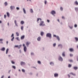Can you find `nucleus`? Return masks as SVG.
<instances>
[{
    "instance_id": "nucleus-14",
    "label": "nucleus",
    "mask_w": 78,
    "mask_h": 78,
    "mask_svg": "<svg viewBox=\"0 0 78 78\" xmlns=\"http://www.w3.org/2000/svg\"><path fill=\"white\" fill-rule=\"evenodd\" d=\"M14 23L15 24L16 26V27H19V26H18V25L17 24V21H16V20H15L14 21Z\"/></svg>"
},
{
    "instance_id": "nucleus-22",
    "label": "nucleus",
    "mask_w": 78,
    "mask_h": 78,
    "mask_svg": "<svg viewBox=\"0 0 78 78\" xmlns=\"http://www.w3.org/2000/svg\"><path fill=\"white\" fill-rule=\"evenodd\" d=\"M70 75H73V76H76V75L75 73H70Z\"/></svg>"
},
{
    "instance_id": "nucleus-24",
    "label": "nucleus",
    "mask_w": 78,
    "mask_h": 78,
    "mask_svg": "<svg viewBox=\"0 0 78 78\" xmlns=\"http://www.w3.org/2000/svg\"><path fill=\"white\" fill-rule=\"evenodd\" d=\"M30 12L31 13H33V10L32 9H30Z\"/></svg>"
},
{
    "instance_id": "nucleus-61",
    "label": "nucleus",
    "mask_w": 78,
    "mask_h": 78,
    "mask_svg": "<svg viewBox=\"0 0 78 78\" xmlns=\"http://www.w3.org/2000/svg\"><path fill=\"white\" fill-rule=\"evenodd\" d=\"M68 77H69V78H70V75H69V74H68Z\"/></svg>"
},
{
    "instance_id": "nucleus-11",
    "label": "nucleus",
    "mask_w": 78,
    "mask_h": 78,
    "mask_svg": "<svg viewBox=\"0 0 78 78\" xmlns=\"http://www.w3.org/2000/svg\"><path fill=\"white\" fill-rule=\"evenodd\" d=\"M10 9L11 10H12L14 9H15V6H11L10 7Z\"/></svg>"
},
{
    "instance_id": "nucleus-27",
    "label": "nucleus",
    "mask_w": 78,
    "mask_h": 78,
    "mask_svg": "<svg viewBox=\"0 0 78 78\" xmlns=\"http://www.w3.org/2000/svg\"><path fill=\"white\" fill-rule=\"evenodd\" d=\"M52 45L53 47H56V43H54Z\"/></svg>"
},
{
    "instance_id": "nucleus-31",
    "label": "nucleus",
    "mask_w": 78,
    "mask_h": 78,
    "mask_svg": "<svg viewBox=\"0 0 78 78\" xmlns=\"http://www.w3.org/2000/svg\"><path fill=\"white\" fill-rule=\"evenodd\" d=\"M59 47L60 48H62V46L61 44H59Z\"/></svg>"
},
{
    "instance_id": "nucleus-28",
    "label": "nucleus",
    "mask_w": 78,
    "mask_h": 78,
    "mask_svg": "<svg viewBox=\"0 0 78 78\" xmlns=\"http://www.w3.org/2000/svg\"><path fill=\"white\" fill-rule=\"evenodd\" d=\"M23 12L24 14H26V11H25V9L23 8Z\"/></svg>"
},
{
    "instance_id": "nucleus-39",
    "label": "nucleus",
    "mask_w": 78,
    "mask_h": 78,
    "mask_svg": "<svg viewBox=\"0 0 78 78\" xmlns=\"http://www.w3.org/2000/svg\"><path fill=\"white\" fill-rule=\"evenodd\" d=\"M75 4H76V5H78V2H77V1H76L75 2Z\"/></svg>"
},
{
    "instance_id": "nucleus-36",
    "label": "nucleus",
    "mask_w": 78,
    "mask_h": 78,
    "mask_svg": "<svg viewBox=\"0 0 78 78\" xmlns=\"http://www.w3.org/2000/svg\"><path fill=\"white\" fill-rule=\"evenodd\" d=\"M75 39L76 41H78V38L77 37H75Z\"/></svg>"
},
{
    "instance_id": "nucleus-1",
    "label": "nucleus",
    "mask_w": 78,
    "mask_h": 78,
    "mask_svg": "<svg viewBox=\"0 0 78 78\" xmlns=\"http://www.w3.org/2000/svg\"><path fill=\"white\" fill-rule=\"evenodd\" d=\"M39 26H42V27L45 26V24L44 23V21H41L39 24Z\"/></svg>"
},
{
    "instance_id": "nucleus-17",
    "label": "nucleus",
    "mask_w": 78,
    "mask_h": 78,
    "mask_svg": "<svg viewBox=\"0 0 78 78\" xmlns=\"http://www.w3.org/2000/svg\"><path fill=\"white\" fill-rule=\"evenodd\" d=\"M0 50L1 51H4L5 50V48L3 47Z\"/></svg>"
},
{
    "instance_id": "nucleus-20",
    "label": "nucleus",
    "mask_w": 78,
    "mask_h": 78,
    "mask_svg": "<svg viewBox=\"0 0 78 78\" xmlns=\"http://www.w3.org/2000/svg\"><path fill=\"white\" fill-rule=\"evenodd\" d=\"M69 50L70 51H71V52L72 51H73V49L72 48H70L69 49Z\"/></svg>"
},
{
    "instance_id": "nucleus-47",
    "label": "nucleus",
    "mask_w": 78,
    "mask_h": 78,
    "mask_svg": "<svg viewBox=\"0 0 78 78\" xmlns=\"http://www.w3.org/2000/svg\"><path fill=\"white\" fill-rule=\"evenodd\" d=\"M47 21L48 23H50V20H47Z\"/></svg>"
},
{
    "instance_id": "nucleus-25",
    "label": "nucleus",
    "mask_w": 78,
    "mask_h": 78,
    "mask_svg": "<svg viewBox=\"0 0 78 78\" xmlns=\"http://www.w3.org/2000/svg\"><path fill=\"white\" fill-rule=\"evenodd\" d=\"M16 36H19V33L18 32H16Z\"/></svg>"
},
{
    "instance_id": "nucleus-54",
    "label": "nucleus",
    "mask_w": 78,
    "mask_h": 78,
    "mask_svg": "<svg viewBox=\"0 0 78 78\" xmlns=\"http://www.w3.org/2000/svg\"><path fill=\"white\" fill-rule=\"evenodd\" d=\"M19 51H20V53H22V51H21V50H19Z\"/></svg>"
},
{
    "instance_id": "nucleus-55",
    "label": "nucleus",
    "mask_w": 78,
    "mask_h": 78,
    "mask_svg": "<svg viewBox=\"0 0 78 78\" xmlns=\"http://www.w3.org/2000/svg\"><path fill=\"white\" fill-rule=\"evenodd\" d=\"M6 44L7 45H8V41H6Z\"/></svg>"
},
{
    "instance_id": "nucleus-50",
    "label": "nucleus",
    "mask_w": 78,
    "mask_h": 78,
    "mask_svg": "<svg viewBox=\"0 0 78 78\" xmlns=\"http://www.w3.org/2000/svg\"><path fill=\"white\" fill-rule=\"evenodd\" d=\"M62 18L63 19H65V17L64 16H62Z\"/></svg>"
},
{
    "instance_id": "nucleus-35",
    "label": "nucleus",
    "mask_w": 78,
    "mask_h": 78,
    "mask_svg": "<svg viewBox=\"0 0 78 78\" xmlns=\"http://www.w3.org/2000/svg\"><path fill=\"white\" fill-rule=\"evenodd\" d=\"M11 63L12 64H15V62H14L13 61H12Z\"/></svg>"
},
{
    "instance_id": "nucleus-32",
    "label": "nucleus",
    "mask_w": 78,
    "mask_h": 78,
    "mask_svg": "<svg viewBox=\"0 0 78 78\" xmlns=\"http://www.w3.org/2000/svg\"><path fill=\"white\" fill-rule=\"evenodd\" d=\"M16 40H17V41H20V40L19 39V37H17L16 38Z\"/></svg>"
},
{
    "instance_id": "nucleus-4",
    "label": "nucleus",
    "mask_w": 78,
    "mask_h": 78,
    "mask_svg": "<svg viewBox=\"0 0 78 78\" xmlns=\"http://www.w3.org/2000/svg\"><path fill=\"white\" fill-rule=\"evenodd\" d=\"M23 46L24 47L23 50L24 52H26L27 51V47L25 46V44H23Z\"/></svg>"
},
{
    "instance_id": "nucleus-62",
    "label": "nucleus",
    "mask_w": 78,
    "mask_h": 78,
    "mask_svg": "<svg viewBox=\"0 0 78 78\" xmlns=\"http://www.w3.org/2000/svg\"><path fill=\"white\" fill-rule=\"evenodd\" d=\"M8 78H11V77L10 76H9L8 77Z\"/></svg>"
},
{
    "instance_id": "nucleus-42",
    "label": "nucleus",
    "mask_w": 78,
    "mask_h": 78,
    "mask_svg": "<svg viewBox=\"0 0 78 78\" xmlns=\"http://www.w3.org/2000/svg\"><path fill=\"white\" fill-rule=\"evenodd\" d=\"M16 9L17 10H19V9H20V8H19V7H17L16 8Z\"/></svg>"
},
{
    "instance_id": "nucleus-7",
    "label": "nucleus",
    "mask_w": 78,
    "mask_h": 78,
    "mask_svg": "<svg viewBox=\"0 0 78 78\" xmlns=\"http://www.w3.org/2000/svg\"><path fill=\"white\" fill-rule=\"evenodd\" d=\"M20 65L21 66H25V62L23 61H21L20 62Z\"/></svg>"
},
{
    "instance_id": "nucleus-13",
    "label": "nucleus",
    "mask_w": 78,
    "mask_h": 78,
    "mask_svg": "<svg viewBox=\"0 0 78 78\" xmlns=\"http://www.w3.org/2000/svg\"><path fill=\"white\" fill-rule=\"evenodd\" d=\"M59 61H63V59L61 57L59 56Z\"/></svg>"
},
{
    "instance_id": "nucleus-5",
    "label": "nucleus",
    "mask_w": 78,
    "mask_h": 78,
    "mask_svg": "<svg viewBox=\"0 0 78 78\" xmlns=\"http://www.w3.org/2000/svg\"><path fill=\"white\" fill-rule=\"evenodd\" d=\"M19 46L18 45H15V46L14 47V48H17L18 47V49H20V47H21V46H22V45L20 44L19 45Z\"/></svg>"
},
{
    "instance_id": "nucleus-46",
    "label": "nucleus",
    "mask_w": 78,
    "mask_h": 78,
    "mask_svg": "<svg viewBox=\"0 0 78 78\" xmlns=\"http://www.w3.org/2000/svg\"><path fill=\"white\" fill-rule=\"evenodd\" d=\"M69 62H73V60H69Z\"/></svg>"
},
{
    "instance_id": "nucleus-8",
    "label": "nucleus",
    "mask_w": 78,
    "mask_h": 78,
    "mask_svg": "<svg viewBox=\"0 0 78 78\" xmlns=\"http://www.w3.org/2000/svg\"><path fill=\"white\" fill-rule=\"evenodd\" d=\"M58 74L57 73H55L54 74V76L55 78H57V77H58Z\"/></svg>"
},
{
    "instance_id": "nucleus-64",
    "label": "nucleus",
    "mask_w": 78,
    "mask_h": 78,
    "mask_svg": "<svg viewBox=\"0 0 78 78\" xmlns=\"http://www.w3.org/2000/svg\"><path fill=\"white\" fill-rule=\"evenodd\" d=\"M28 66H30V64H28Z\"/></svg>"
},
{
    "instance_id": "nucleus-16",
    "label": "nucleus",
    "mask_w": 78,
    "mask_h": 78,
    "mask_svg": "<svg viewBox=\"0 0 78 78\" xmlns=\"http://www.w3.org/2000/svg\"><path fill=\"white\" fill-rule=\"evenodd\" d=\"M25 38V35H23V36H21V40H23V39H24Z\"/></svg>"
},
{
    "instance_id": "nucleus-58",
    "label": "nucleus",
    "mask_w": 78,
    "mask_h": 78,
    "mask_svg": "<svg viewBox=\"0 0 78 78\" xmlns=\"http://www.w3.org/2000/svg\"><path fill=\"white\" fill-rule=\"evenodd\" d=\"M75 27H77V25L76 24H75L74 25Z\"/></svg>"
},
{
    "instance_id": "nucleus-51",
    "label": "nucleus",
    "mask_w": 78,
    "mask_h": 78,
    "mask_svg": "<svg viewBox=\"0 0 78 78\" xmlns=\"http://www.w3.org/2000/svg\"><path fill=\"white\" fill-rule=\"evenodd\" d=\"M39 20H40L39 18H37V22H39Z\"/></svg>"
},
{
    "instance_id": "nucleus-26",
    "label": "nucleus",
    "mask_w": 78,
    "mask_h": 78,
    "mask_svg": "<svg viewBox=\"0 0 78 78\" xmlns=\"http://www.w3.org/2000/svg\"><path fill=\"white\" fill-rule=\"evenodd\" d=\"M20 23L21 25H23V24H24V21H21Z\"/></svg>"
},
{
    "instance_id": "nucleus-40",
    "label": "nucleus",
    "mask_w": 78,
    "mask_h": 78,
    "mask_svg": "<svg viewBox=\"0 0 78 78\" xmlns=\"http://www.w3.org/2000/svg\"><path fill=\"white\" fill-rule=\"evenodd\" d=\"M12 68H13V69H16V67L15 66H12Z\"/></svg>"
},
{
    "instance_id": "nucleus-37",
    "label": "nucleus",
    "mask_w": 78,
    "mask_h": 78,
    "mask_svg": "<svg viewBox=\"0 0 78 78\" xmlns=\"http://www.w3.org/2000/svg\"><path fill=\"white\" fill-rule=\"evenodd\" d=\"M4 4L5 6H7V5H8V3H7V2H5L4 3Z\"/></svg>"
},
{
    "instance_id": "nucleus-29",
    "label": "nucleus",
    "mask_w": 78,
    "mask_h": 78,
    "mask_svg": "<svg viewBox=\"0 0 78 78\" xmlns=\"http://www.w3.org/2000/svg\"><path fill=\"white\" fill-rule=\"evenodd\" d=\"M21 29L22 31H23V26H21Z\"/></svg>"
},
{
    "instance_id": "nucleus-45",
    "label": "nucleus",
    "mask_w": 78,
    "mask_h": 78,
    "mask_svg": "<svg viewBox=\"0 0 78 78\" xmlns=\"http://www.w3.org/2000/svg\"><path fill=\"white\" fill-rule=\"evenodd\" d=\"M70 56L72 57V56H73V55L72 54H70Z\"/></svg>"
},
{
    "instance_id": "nucleus-23",
    "label": "nucleus",
    "mask_w": 78,
    "mask_h": 78,
    "mask_svg": "<svg viewBox=\"0 0 78 78\" xmlns=\"http://www.w3.org/2000/svg\"><path fill=\"white\" fill-rule=\"evenodd\" d=\"M8 51H9V49L7 48L6 50V54H8Z\"/></svg>"
},
{
    "instance_id": "nucleus-38",
    "label": "nucleus",
    "mask_w": 78,
    "mask_h": 78,
    "mask_svg": "<svg viewBox=\"0 0 78 78\" xmlns=\"http://www.w3.org/2000/svg\"><path fill=\"white\" fill-rule=\"evenodd\" d=\"M62 56H65V52H64L62 53Z\"/></svg>"
},
{
    "instance_id": "nucleus-53",
    "label": "nucleus",
    "mask_w": 78,
    "mask_h": 78,
    "mask_svg": "<svg viewBox=\"0 0 78 78\" xmlns=\"http://www.w3.org/2000/svg\"><path fill=\"white\" fill-rule=\"evenodd\" d=\"M3 41V39H0V41L1 42L2 41Z\"/></svg>"
},
{
    "instance_id": "nucleus-56",
    "label": "nucleus",
    "mask_w": 78,
    "mask_h": 78,
    "mask_svg": "<svg viewBox=\"0 0 78 78\" xmlns=\"http://www.w3.org/2000/svg\"><path fill=\"white\" fill-rule=\"evenodd\" d=\"M0 43L1 44H3V41H1L0 42Z\"/></svg>"
},
{
    "instance_id": "nucleus-2",
    "label": "nucleus",
    "mask_w": 78,
    "mask_h": 78,
    "mask_svg": "<svg viewBox=\"0 0 78 78\" xmlns=\"http://www.w3.org/2000/svg\"><path fill=\"white\" fill-rule=\"evenodd\" d=\"M46 36L47 37H49L50 39H51V34L50 33H48L47 34Z\"/></svg>"
},
{
    "instance_id": "nucleus-43",
    "label": "nucleus",
    "mask_w": 78,
    "mask_h": 78,
    "mask_svg": "<svg viewBox=\"0 0 78 78\" xmlns=\"http://www.w3.org/2000/svg\"><path fill=\"white\" fill-rule=\"evenodd\" d=\"M60 10H61V11H62L63 10V8H62V7H60Z\"/></svg>"
},
{
    "instance_id": "nucleus-15",
    "label": "nucleus",
    "mask_w": 78,
    "mask_h": 78,
    "mask_svg": "<svg viewBox=\"0 0 78 78\" xmlns=\"http://www.w3.org/2000/svg\"><path fill=\"white\" fill-rule=\"evenodd\" d=\"M53 37H56L57 39L59 41V36H56V35H53Z\"/></svg>"
},
{
    "instance_id": "nucleus-48",
    "label": "nucleus",
    "mask_w": 78,
    "mask_h": 78,
    "mask_svg": "<svg viewBox=\"0 0 78 78\" xmlns=\"http://www.w3.org/2000/svg\"><path fill=\"white\" fill-rule=\"evenodd\" d=\"M11 70H9V71L8 73H9H9H10V72H11Z\"/></svg>"
},
{
    "instance_id": "nucleus-33",
    "label": "nucleus",
    "mask_w": 78,
    "mask_h": 78,
    "mask_svg": "<svg viewBox=\"0 0 78 78\" xmlns=\"http://www.w3.org/2000/svg\"><path fill=\"white\" fill-rule=\"evenodd\" d=\"M72 67V65L71 64H69L68 65V67H69L70 68Z\"/></svg>"
},
{
    "instance_id": "nucleus-19",
    "label": "nucleus",
    "mask_w": 78,
    "mask_h": 78,
    "mask_svg": "<svg viewBox=\"0 0 78 78\" xmlns=\"http://www.w3.org/2000/svg\"><path fill=\"white\" fill-rule=\"evenodd\" d=\"M37 63L40 65H41V62L40 61H38L37 62Z\"/></svg>"
},
{
    "instance_id": "nucleus-63",
    "label": "nucleus",
    "mask_w": 78,
    "mask_h": 78,
    "mask_svg": "<svg viewBox=\"0 0 78 78\" xmlns=\"http://www.w3.org/2000/svg\"><path fill=\"white\" fill-rule=\"evenodd\" d=\"M28 0H29V1H30L31 2V0H27V1H28Z\"/></svg>"
},
{
    "instance_id": "nucleus-12",
    "label": "nucleus",
    "mask_w": 78,
    "mask_h": 78,
    "mask_svg": "<svg viewBox=\"0 0 78 78\" xmlns=\"http://www.w3.org/2000/svg\"><path fill=\"white\" fill-rule=\"evenodd\" d=\"M49 64L51 66H54V63L53 62H50Z\"/></svg>"
},
{
    "instance_id": "nucleus-49",
    "label": "nucleus",
    "mask_w": 78,
    "mask_h": 78,
    "mask_svg": "<svg viewBox=\"0 0 78 78\" xmlns=\"http://www.w3.org/2000/svg\"><path fill=\"white\" fill-rule=\"evenodd\" d=\"M75 9L76 11H78V8H75Z\"/></svg>"
},
{
    "instance_id": "nucleus-30",
    "label": "nucleus",
    "mask_w": 78,
    "mask_h": 78,
    "mask_svg": "<svg viewBox=\"0 0 78 78\" xmlns=\"http://www.w3.org/2000/svg\"><path fill=\"white\" fill-rule=\"evenodd\" d=\"M7 15L8 17H9V12H7Z\"/></svg>"
},
{
    "instance_id": "nucleus-34",
    "label": "nucleus",
    "mask_w": 78,
    "mask_h": 78,
    "mask_svg": "<svg viewBox=\"0 0 78 78\" xmlns=\"http://www.w3.org/2000/svg\"><path fill=\"white\" fill-rule=\"evenodd\" d=\"M34 55V52H31V56H33Z\"/></svg>"
},
{
    "instance_id": "nucleus-60",
    "label": "nucleus",
    "mask_w": 78,
    "mask_h": 78,
    "mask_svg": "<svg viewBox=\"0 0 78 78\" xmlns=\"http://www.w3.org/2000/svg\"><path fill=\"white\" fill-rule=\"evenodd\" d=\"M33 68H34V69H37L36 68V67H33Z\"/></svg>"
},
{
    "instance_id": "nucleus-52",
    "label": "nucleus",
    "mask_w": 78,
    "mask_h": 78,
    "mask_svg": "<svg viewBox=\"0 0 78 78\" xmlns=\"http://www.w3.org/2000/svg\"><path fill=\"white\" fill-rule=\"evenodd\" d=\"M4 17L5 19H6V16L5 15H4Z\"/></svg>"
},
{
    "instance_id": "nucleus-3",
    "label": "nucleus",
    "mask_w": 78,
    "mask_h": 78,
    "mask_svg": "<svg viewBox=\"0 0 78 78\" xmlns=\"http://www.w3.org/2000/svg\"><path fill=\"white\" fill-rule=\"evenodd\" d=\"M50 13L52 15H53V16L54 17H55V14H56V12H55V11L52 10L51 12Z\"/></svg>"
},
{
    "instance_id": "nucleus-18",
    "label": "nucleus",
    "mask_w": 78,
    "mask_h": 78,
    "mask_svg": "<svg viewBox=\"0 0 78 78\" xmlns=\"http://www.w3.org/2000/svg\"><path fill=\"white\" fill-rule=\"evenodd\" d=\"M44 34V32H41V36H43V35Z\"/></svg>"
},
{
    "instance_id": "nucleus-59",
    "label": "nucleus",
    "mask_w": 78,
    "mask_h": 78,
    "mask_svg": "<svg viewBox=\"0 0 78 78\" xmlns=\"http://www.w3.org/2000/svg\"><path fill=\"white\" fill-rule=\"evenodd\" d=\"M3 77H4V76L2 75L1 78H3Z\"/></svg>"
},
{
    "instance_id": "nucleus-41",
    "label": "nucleus",
    "mask_w": 78,
    "mask_h": 78,
    "mask_svg": "<svg viewBox=\"0 0 78 78\" xmlns=\"http://www.w3.org/2000/svg\"><path fill=\"white\" fill-rule=\"evenodd\" d=\"M22 72H24H24H25V71L23 69H22Z\"/></svg>"
},
{
    "instance_id": "nucleus-44",
    "label": "nucleus",
    "mask_w": 78,
    "mask_h": 78,
    "mask_svg": "<svg viewBox=\"0 0 78 78\" xmlns=\"http://www.w3.org/2000/svg\"><path fill=\"white\" fill-rule=\"evenodd\" d=\"M47 1L45 0V1H44V4L45 5H46L47 4Z\"/></svg>"
},
{
    "instance_id": "nucleus-10",
    "label": "nucleus",
    "mask_w": 78,
    "mask_h": 78,
    "mask_svg": "<svg viewBox=\"0 0 78 78\" xmlns=\"http://www.w3.org/2000/svg\"><path fill=\"white\" fill-rule=\"evenodd\" d=\"M37 41L39 42H40L41 41V37H39L37 38Z\"/></svg>"
},
{
    "instance_id": "nucleus-6",
    "label": "nucleus",
    "mask_w": 78,
    "mask_h": 78,
    "mask_svg": "<svg viewBox=\"0 0 78 78\" xmlns=\"http://www.w3.org/2000/svg\"><path fill=\"white\" fill-rule=\"evenodd\" d=\"M30 44V41H27L26 43V45L27 46V47H28Z\"/></svg>"
},
{
    "instance_id": "nucleus-9",
    "label": "nucleus",
    "mask_w": 78,
    "mask_h": 78,
    "mask_svg": "<svg viewBox=\"0 0 78 78\" xmlns=\"http://www.w3.org/2000/svg\"><path fill=\"white\" fill-rule=\"evenodd\" d=\"M11 37H13L11 39V41H13V40L14 39V34H12L11 36Z\"/></svg>"
},
{
    "instance_id": "nucleus-57",
    "label": "nucleus",
    "mask_w": 78,
    "mask_h": 78,
    "mask_svg": "<svg viewBox=\"0 0 78 78\" xmlns=\"http://www.w3.org/2000/svg\"><path fill=\"white\" fill-rule=\"evenodd\" d=\"M69 28L70 29H72V28H73V26H72L71 27H70Z\"/></svg>"
},
{
    "instance_id": "nucleus-21",
    "label": "nucleus",
    "mask_w": 78,
    "mask_h": 78,
    "mask_svg": "<svg viewBox=\"0 0 78 78\" xmlns=\"http://www.w3.org/2000/svg\"><path fill=\"white\" fill-rule=\"evenodd\" d=\"M74 70H77L78 69V67L76 66H74L73 68Z\"/></svg>"
}]
</instances>
